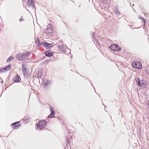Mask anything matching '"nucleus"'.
Segmentation results:
<instances>
[{
    "instance_id": "obj_21",
    "label": "nucleus",
    "mask_w": 149,
    "mask_h": 149,
    "mask_svg": "<svg viewBox=\"0 0 149 149\" xmlns=\"http://www.w3.org/2000/svg\"><path fill=\"white\" fill-rule=\"evenodd\" d=\"M142 149H143V148Z\"/></svg>"
},
{
    "instance_id": "obj_11",
    "label": "nucleus",
    "mask_w": 149,
    "mask_h": 149,
    "mask_svg": "<svg viewBox=\"0 0 149 149\" xmlns=\"http://www.w3.org/2000/svg\"><path fill=\"white\" fill-rule=\"evenodd\" d=\"M13 80L16 82H19L21 80V79L19 75H17L13 78Z\"/></svg>"
},
{
    "instance_id": "obj_20",
    "label": "nucleus",
    "mask_w": 149,
    "mask_h": 149,
    "mask_svg": "<svg viewBox=\"0 0 149 149\" xmlns=\"http://www.w3.org/2000/svg\"><path fill=\"white\" fill-rule=\"evenodd\" d=\"M148 108L149 109V100L148 101Z\"/></svg>"
},
{
    "instance_id": "obj_5",
    "label": "nucleus",
    "mask_w": 149,
    "mask_h": 149,
    "mask_svg": "<svg viewBox=\"0 0 149 149\" xmlns=\"http://www.w3.org/2000/svg\"><path fill=\"white\" fill-rule=\"evenodd\" d=\"M110 48L111 50L113 51L116 50L119 51L120 50H121V48L118 47L117 45L116 44H114L113 45H111L110 46Z\"/></svg>"
},
{
    "instance_id": "obj_3",
    "label": "nucleus",
    "mask_w": 149,
    "mask_h": 149,
    "mask_svg": "<svg viewBox=\"0 0 149 149\" xmlns=\"http://www.w3.org/2000/svg\"><path fill=\"white\" fill-rule=\"evenodd\" d=\"M53 31V26L52 24H50L47 26V29L45 30V32L47 34H48L52 33Z\"/></svg>"
},
{
    "instance_id": "obj_16",
    "label": "nucleus",
    "mask_w": 149,
    "mask_h": 149,
    "mask_svg": "<svg viewBox=\"0 0 149 149\" xmlns=\"http://www.w3.org/2000/svg\"><path fill=\"white\" fill-rule=\"evenodd\" d=\"M13 57L12 56H10L8 58L7 60V61L8 62H9L11 60H13Z\"/></svg>"
},
{
    "instance_id": "obj_9",
    "label": "nucleus",
    "mask_w": 149,
    "mask_h": 149,
    "mask_svg": "<svg viewBox=\"0 0 149 149\" xmlns=\"http://www.w3.org/2000/svg\"><path fill=\"white\" fill-rule=\"evenodd\" d=\"M28 5L33 8L35 7V2L33 0H29L28 2Z\"/></svg>"
},
{
    "instance_id": "obj_19",
    "label": "nucleus",
    "mask_w": 149,
    "mask_h": 149,
    "mask_svg": "<svg viewBox=\"0 0 149 149\" xmlns=\"http://www.w3.org/2000/svg\"><path fill=\"white\" fill-rule=\"evenodd\" d=\"M24 19H23V17H21V18H20V21H23L24 20Z\"/></svg>"
},
{
    "instance_id": "obj_12",
    "label": "nucleus",
    "mask_w": 149,
    "mask_h": 149,
    "mask_svg": "<svg viewBox=\"0 0 149 149\" xmlns=\"http://www.w3.org/2000/svg\"><path fill=\"white\" fill-rule=\"evenodd\" d=\"M51 110V113L49 116V117L52 118L54 116L55 114V112L53 109H52L51 107H50Z\"/></svg>"
},
{
    "instance_id": "obj_2",
    "label": "nucleus",
    "mask_w": 149,
    "mask_h": 149,
    "mask_svg": "<svg viewBox=\"0 0 149 149\" xmlns=\"http://www.w3.org/2000/svg\"><path fill=\"white\" fill-rule=\"evenodd\" d=\"M47 123V122L45 120L40 121L37 124V127L39 129H42L46 126Z\"/></svg>"
},
{
    "instance_id": "obj_7",
    "label": "nucleus",
    "mask_w": 149,
    "mask_h": 149,
    "mask_svg": "<svg viewBox=\"0 0 149 149\" xmlns=\"http://www.w3.org/2000/svg\"><path fill=\"white\" fill-rule=\"evenodd\" d=\"M22 71L24 74V77H27L29 76V73L27 69L24 66H22Z\"/></svg>"
},
{
    "instance_id": "obj_14",
    "label": "nucleus",
    "mask_w": 149,
    "mask_h": 149,
    "mask_svg": "<svg viewBox=\"0 0 149 149\" xmlns=\"http://www.w3.org/2000/svg\"><path fill=\"white\" fill-rule=\"evenodd\" d=\"M45 54L46 56L48 57H51L52 55V54L48 51L45 52Z\"/></svg>"
},
{
    "instance_id": "obj_8",
    "label": "nucleus",
    "mask_w": 149,
    "mask_h": 149,
    "mask_svg": "<svg viewBox=\"0 0 149 149\" xmlns=\"http://www.w3.org/2000/svg\"><path fill=\"white\" fill-rule=\"evenodd\" d=\"M20 126V123L19 122H17L12 123L11 124L12 127L14 129H16Z\"/></svg>"
},
{
    "instance_id": "obj_1",
    "label": "nucleus",
    "mask_w": 149,
    "mask_h": 149,
    "mask_svg": "<svg viewBox=\"0 0 149 149\" xmlns=\"http://www.w3.org/2000/svg\"><path fill=\"white\" fill-rule=\"evenodd\" d=\"M30 55L29 52H27L19 54L17 55L16 58L19 60H24L27 58Z\"/></svg>"
},
{
    "instance_id": "obj_17",
    "label": "nucleus",
    "mask_w": 149,
    "mask_h": 149,
    "mask_svg": "<svg viewBox=\"0 0 149 149\" xmlns=\"http://www.w3.org/2000/svg\"><path fill=\"white\" fill-rule=\"evenodd\" d=\"M141 82V83L140 84V85H139V86H143L146 83L145 81L143 80H142Z\"/></svg>"
},
{
    "instance_id": "obj_18",
    "label": "nucleus",
    "mask_w": 149,
    "mask_h": 149,
    "mask_svg": "<svg viewBox=\"0 0 149 149\" xmlns=\"http://www.w3.org/2000/svg\"><path fill=\"white\" fill-rule=\"evenodd\" d=\"M38 42H37V41H36V45L37 46H38L39 45V40H38Z\"/></svg>"
},
{
    "instance_id": "obj_15",
    "label": "nucleus",
    "mask_w": 149,
    "mask_h": 149,
    "mask_svg": "<svg viewBox=\"0 0 149 149\" xmlns=\"http://www.w3.org/2000/svg\"><path fill=\"white\" fill-rule=\"evenodd\" d=\"M135 80L137 84H138L139 86V85H140V80L139 78H137L135 79Z\"/></svg>"
},
{
    "instance_id": "obj_6",
    "label": "nucleus",
    "mask_w": 149,
    "mask_h": 149,
    "mask_svg": "<svg viewBox=\"0 0 149 149\" xmlns=\"http://www.w3.org/2000/svg\"><path fill=\"white\" fill-rule=\"evenodd\" d=\"M11 65H8L7 67L0 69V73L4 72L10 70L11 68Z\"/></svg>"
},
{
    "instance_id": "obj_4",
    "label": "nucleus",
    "mask_w": 149,
    "mask_h": 149,
    "mask_svg": "<svg viewBox=\"0 0 149 149\" xmlns=\"http://www.w3.org/2000/svg\"><path fill=\"white\" fill-rule=\"evenodd\" d=\"M132 65L134 68L139 69H141L142 68V65L139 61H134Z\"/></svg>"
},
{
    "instance_id": "obj_13",
    "label": "nucleus",
    "mask_w": 149,
    "mask_h": 149,
    "mask_svg": "<svg viewBox=\"0 0 149 149\" xmlns=\"http://www.w3.org/2000/svg\"><path fill=\"white\" fill-rule=\"evenodd\" d=\"M42 43L43 44V45L47 47L48 48H50L52 47V44H49L48 43L45 42H42Z\"/></svg>"
},
{
    "instance_id": "obj_10",
    "label": "nucleus",
    "mask_w": 149,
    "mask_h": 149,
    "mask_svg": "<svg viewBox=\"0 0 149 149\" xmlns=\"http://www.w3.org/2000/svg\"><path fill=\"white\" fill-rule=\"evenodd\" d=\"M58 49L62 51L63 52H65L66 49L65 47L64 46L63 44H60L58 45Z\"/></svg>"
}]
</instances>
